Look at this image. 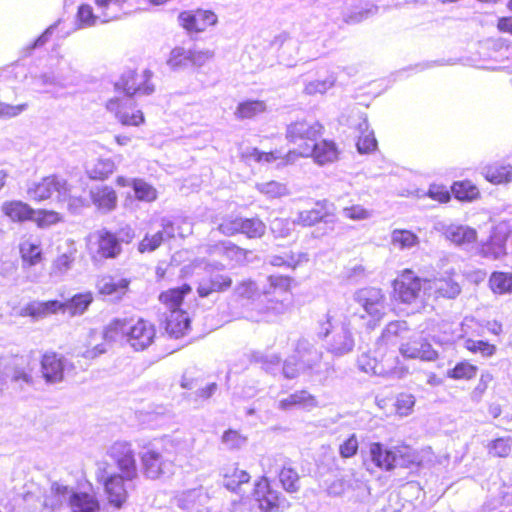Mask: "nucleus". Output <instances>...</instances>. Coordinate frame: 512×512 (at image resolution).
Listing matches in <instances>:
<instances>
[{
  "mask_svg": "<svg viewBox=\"0 0 512 512\" xmlns=\"http://www.w3.org/2000/svg\"><path fill=\"white\" fill-rule=\"evenodd\" d=\"M93 296L91 292L79 293L70 300L62 302L61 312H68L72 316L83 314L92 303Z\"/></svg>",
  "mask_w": 512,
  "mask_h": 512,
  "instance_id": "nucleus-41",
  "label": "nucleus"
},
{
  "mask_svg": "<svg viewBox=\"0 0 512 512\" xmlns=\"http://www.w3.org/2000/svg\"><path fill=\"white\" fill-rule=\"evenodd\" d=\"M66 245V250L60 253L52 263L51 275L53 276H63L73 266L77 254V248L72 240H67Z\"/></svg>",
  "mask_w": 512,
  "mask_h": 512,
  "instance_id": "nucleus-33",
  "label": "nucleus"
},
{
  "mask_svg": "<svg viewBox=\"0 0 512 512\" xmlns=\"http://www.w3.org/2000/svg\"><path fill=\"white\" fill-rule=\"evenodd\" d=\"M323 127L317 121L300 120L291 123L286 130L287 140L295 145L284 157L279 152L264 153L257 148H248L242 153V158L247 161L271 163L278 159L283 164L294 163L298 157L302 156V146H312L313 143L322 135Z\"/></svg>",
  "mask_w": 512,
  "mask_h": 512,
  "instance_id": "nucleus-1",
  "label": "nucleus"
},
{
  "mask_svg": "<svg viewBox=\"0 0 512 512\" xmlns=\"http://www.w3.org/2000/svg\"><path fill=\"white\" fill-rule=\"evenodd\" d=\"M266 232L265 223L259 218H242L241 231L246 237L261 238Z\"/></svg>",
  "mask_w": 512,
  "mask_h": 512,
  "instance_id": "nucleus-52",
  "label": "nucleus"
},
{
  "mask_svg": "<svg viewBox=\"0 0 512 512\" xmlns=\"http://www.w3.org/2000/svg\"><path fill=\"white\" fill-rule=\"evenodd\" d=\"M317 405L316 398L306 390L296 391L278 402V408L281 410H291L293 408L312 410Z\"/></svg>",
  "mask_w": 512,
  "mask_h": 512,
  "instance_id": "nucleus-31",
  "label": "nucleus"
},
{
  "mask_svg": "<svg viewBox=\"0 0 512 512\" xmlns=\"http://www.w3.org/2000/svg\"><path fill=\"white\" fill-rule=\"evenodd\" d=\"M132 185L139 200L150 202L156 199V190L143 180L134 179Z\"/></svg>",
  "mask_w": 512,
  "mask_h": 512,
  "instance_id": "nucleus-62",
  "label": "nucleus"
},
{
  "mask_svg": "<svg viewBox=\"0 0 512 512\" xmlns=\"http://www.w3.org/2000/svg\"><path fill=\"white\" fill-rule=\"evenodd\" d=\"M279 480L284 490L288 493H295L300 488L298 473L292 467L287 466L285 463L281 465Z\"/></svg>",
  "mask_w": 512,
  "mask_h": 512,
  "instance_id": "nucleus-50",
  "label": "nucleus"
},
{
  "mask_svg": "<svg viewBox=\"0 0 512 512\" xmlns=\"http://www.w3.org/2000/svg\"><path fill=\"white\" fill-rule=\"evenodd\" d=\"M439 230L452 244L466 251L474 252L477 246L476 229L459 223L442 224Z\"/></svg>",
  "mask_w": 512,
  "mask_h": 512,
  "instance_id": "nucleus-17",
  "label": "nucleus"
},
{
  "mask_svg": "<svg viewBox=\"0 0 512 512\" xmlns=\"http://www.w3.org/2000/svg\"><path fill=\"white\" fill-rule=\"evenodd\" d=\"M337 76L334 72H330L324 78H318L315 80L308 81L304 87V93L309 96H315L318 94H325L330 90L336 83Z\"/></svg>",
  "mask_w": 512,
  "mask_h": 512,
  "instance_id": "nucleus-42",
  "label": "nucleus"
},
{
  "mask_svg": "<svg viewBox=\"0 0 512 512\" xmlns=\"http://www.w3.org/2000/svg\"><path fill=\"white\" fill-rule=\"evenodd\" d=\"M204 252L211 257H220L226 261V264L220 263L218 269L226 267H236L244 265L248 262V256L251 251L243 249L231 241H219L214 244H207Z\"/></svg>",
  "mask_w": 512,
  "mask_h": 512,
  "instance_id": "nucleus-10",
  "label": "nucleus"
},
{
  "mask_svg": "<svg viewBox=\"0 0 512 512\" xmlns=\"http://www.w3.org/2000/svg\"><path fill=\"white\" fill-rule=\"evenodd\" d=\"M489 284L492 291L496 294L512 293V274L505 272H494Z\"/></svg>",
  "mask_w": 512,
  "mask_h": 512,
  "instance_id": "nucleus-51",
  "label": "nucleus"
},
{
  "mask_svg": "<svg viewBox=\"0 0 512 512\" xmlns=\"http://www.w3.org/2000/svg\"><path fill=\"white\" fill-rule=\"evenodd\" d=\"M165 241V237L161 230L154 234H146L138 244V251L140 253L153 252L158 249Z\"/></svg>",
  "mask_w": 512,
  "mask_h": 512,
  "instance_id": "nucleus-58",
  "label": "nucleus"
},
{
  "mask_svg": "<svg viewBox=\"0 0 512 512\" xmlns=\"http://www.w3.org/2000/svg\"><path fill=\"white\" fill-rule=\"evenodd\" d=\"M295 357L301 362L303 368L312 373L320 371L322 352L308 339L298 340L295 348Z\"/></svg>",
  "mask_w": 512,
  "mask_h": 512,
  "instance_id": "nucleus-20",
  "label": "nucleus"
},
{
  "mask_svg": "<svg viewBox=\"0 0 512 512\" xmlns=\"http://www.w3.org/2000/svg\"><path fill=\"white\" fill-rule=\"evenodd\" d=\"M254 496L259 503V508L265 512H273L285 509L289 503L279 493L271 489L266 477L261 478L255 485Z\"/></svg>",
  "mask_w": 512,
  "mask_h": 512,
  "instance_id": "nucleus-18",
  "label": "nucleus"
},
{
  "mask_svg": "<svg viewBox=\"0 0 512 512\" xmlns=\"http://www.w3.org/2000/svg\"><path fill=\"white\" fill-rule=\"evenodd\" d=\"M152 72L143 70L141 72L127 71L116 83V88L122 90L126 96L131 98L135 94L150 95L154 92L155 86L151 83Z\"/></svg>",
  "mask_w": 512,
  "mask_h": 512,
  "instance_id": "nucleus-12",
  "label": "nucleus"
},
{
  "mask_svg": "<svg viewBox=\"0 0 512 512\" xmlns=\"http://www.w3.org/2000/svg\"><path fill=\"white\" fill-rule=\"evenodd\" d=\"M168 445L170 440L147 447L140 455L142 471L145 477L155 480L172 473L173 459L170 457Z\"/></svg>",
  "mask_w": 512,
  "mask_h": 512,
  "instance_id": "nucleus-5",
  "label": "nucleus"
},
{
  "mask_svg": "<svg viewBox=\"0 0 512 512\" xmlns=\"http://www.w3.org/2000/svg\"><path fill=\"white\" fill-rule=\"evenodd\" d=\"M1 213L12 222L22 223L33 219L35 210L20 200L4 201L0 206Z\"/></svg>",
  "mask_w": 512,
  "mask_h": 512,
  "instance_id": "nucleus-30",
  "label": "nucleus"
},
{
  "mask_svg": "<svg viewBox=\"0 0 512 512\" xmlns=\"http://www.w3.org/2000/svg\"><path fill=\"white\" fill-rule=\"evenodd\" d=\"M53 491L60 499H69L71 512H99L100 505L93 494L73 492L68 486L53 483Z\"/></svg>",
  "mask_w": 512,
  "mask_h": 512,
  "instance_id": "nucleus-15",
  "label": "nucleus"
},
{
  "mask_svg": "<svg viewBox=\"0 0 512 512\" xmlns=\"http://www.w3.org/2000/svg\"><path fill=\"white\" fill-rule=\"evenodd\" d=\"M8 372L11 376V381L18 384L21 388L23 384L27 386L33 385L32 368L28 365L25 366L23 360L20 362H14L8 365Z\"/></svg>",
  "mask_w": 512,
  "mask_h": 512,
  "instance_id": "nucleus-44",
  "label": "nucleus"
},
{
  "mask_svg": "<svg viewBox=\"0 0 512 512\" xmlns=\"http://www.w3.org/2000/svg\"><path fill=\"white\" fill-rule=\"evenodd\" d=\"M268 287L263 289V293L266 295L279 294L281 297L286 296L290 293L292 279L288 276L283 275H271L267 278Z\"/></svg>",
  "mask_w": 512,
  "mask_h": 512,
  "instance_id": "nucleus-43",
  "label": "nucleus"
},
{
  "mask_svg": "<svg viewBox=\"0 0 512 512\" xmlns=\"http://www.w3.org/2000/svg\"><path fill=\"white\" fill-rule=\"evenodd\" d=\"M106 109L124 126L137 127L145 122L143 112L137 108L132 98H111L106 103Z\"/></svg>",
  "mask_w": 512,
  "mask_h": 512,
  "instance_id": "nucleus-11",
  "label": "nucleus"
},
{
  "mask_svg": "<svg viewBox=\"0 0 512 512\" xmlns=\"http://www.w3.org/2000/svg\"><path fill=\"white\" fill-rule=\"evenodd\" d=\"M221 442L228 450H238L246 444L247 438L238 431L229 429L223 433Z\"/></svg>",
  "mask_w": 512,
  "mask_h": 512,
  "instance_id": "nucleus-60",
  "label": "nucleus"
},
{
  "mask_svg": "<svg viewBox=\"0 0 512 512\" xmlns=\"http://www.w3.org/2000/svg\"><path fill=\"white\" fill-rule=\"evenodd\" d=\"M267 105L261 100H248L238 104L235 115L239 119H251L264 113Z\"/></svg>",
  "mask_w": 512,
  "mask_h": 512,
  "instance_id": "nucleus-45",
  "label": "nucleus"
},
{
  "mask_svg": "<svg viewBox=\"0 0 512 512\" xmlns=\"http://www.w3.org/2000/svg\"><path fill=\"white\" fill-rule=\"evenodd\" d=\"M357 315L353 314L350 318L343 315L338 309H329L328 312L319 319L320 337L331 338L327 342V350L335 356H343L351 352L355 342L351 333V321L356 319Z\"/></svg>",
  "mask_w": 512,
  "mask_h": 512,
  "instance_id": "nucleus-2",
  "label": "nucleus"
},
{
  "mask_svg": "<svg viewBox=\"0 0 512 512\" xmlns=\"http://www.w3.org/2000/svg\"><path fill=\"white\" fill-rule=\"evenodd\" d=\"M22 261L29 266H34L42 260V251L40 242L36 239L28 238L23 240L19 246Z\"/></svg>",
  "mask_w": 512,
  "mask_h": 512,
  "instance_id": "nucleus-40",
  "label": "nucleus"
},
{
  "mask_svg": "<svg viewBox=\"0 0 512 512\" xmlns=\"http://www.w3.org/2000/svg\"><path fill=\"white\" fill-rule=\"evenodd\" d=\"M420 239L417 234L407 229H394L390 234V244L399 251L410 250L417 247Z\"/></svg>",
  "mask_w": 512,
  "mask_h": 512,
  "instance_id": "nucleus-38",
  "label": "nucleus"
},
{
  "mask_svg": "<svg viewBox=\"0 0 512 512\" xmlns=\"http://www.w3.org/2000/svg\"><path fill=\"white\" fill-rule=\"evenodd\" d=\"M291 303V294H286V296L277 300L270 299L268 304L265 306V309L259 310L256 313L251 312L247 315V318L255 322L273 321L278 316L285 314L291 307Z\"/></svg>",
  "mask_w": 512,
  "mask_h": 512,
  "instance_id": "nucleus-22",
  "label": "nucleus"
},
{
  "mask_svg": "<svg viewBox=\"0 0 512 512\" xmlns=\"http://www.w3.org/2000/svg\"><path fill=\"white\" fill-rule=\"evenodd\" d=\"M55 193L59 201L69 200L70 208H72L76 202L82 205L81 199L71 198V187L67 181L56 175L44 177L40 181L32 182L27 188V195L34 201L46 200Z\"/></svg>",
  "mask_w": 512,
  "mask_h": 512,
  "instance_id": "nucleus-6",
  "label": "nucleus"
},
{
  "mask_svg": "<svg viewBox=\"0 0 512 512\" xmlns=\"http://www.w3.org/2000/svg\"><path fill=\"white\" fill-rule=\"evenodd\" d=\"M358 367L365 373L387 378L400 379L408 374V368L402 364L397 356L388 357L382 363H378L375 358L363 353L358 358Z\"/></svg>",
  "mask_w": 512,
  "mask_h": 512,
  "instance_id": "nucleus-8",
  "label": "nucleus"
},
{
  "mask_svg": "<svg viewBox=\"0 0 512 512\" xmlns=\"http://www.w3.org/2000/svg\"><path fill=\"white\" fill-rule=\"evenodd\" d=\"M477 368L468 363L460 362L452 370L448 372V376L453 379H471L475 377Z\"/></svg>",
  "mask_w": 512,
  "mask_h": 512,
  "instance_id": "nucleus-64",
  "label": "nucleus"
},
{
  "mask_svg": "<svg viewBox=\"0 0 512 512\" xmlns=\"http://www.w3.org/2000/svg\"><path fill=\"white\" fill-rule=\"evenodd\" d=\"M129 282L127 279H114L111 276H104L97 281V288L101 294L112 295L115 293H124Z\"/></svg>",
  "mask_w": 512,
  "mask_h": 512,
  "instance_id": "nucleus-47",
  "label": "nucleus"
},
{
  "mask_svg": "<svg viewBox=\"0 0 512 512\" xmlns=\"http://www.w3.org/2000/svg\"><path fill=\"white\" fill-rule=\"evenodd\" d=\"M80 81L77 70L67 60H60L57 66L50 72L39 77V82L47 87L48 92H58L78 85Z\"/></svg>",
  "mask_w": 512,
  "mask_h": 512,
  "instance_id": "nucleus-9",
  "label": "nucleus"
},
{
  "mask_svg": "<svg viewBox=\"0 0 512 512\" xmlns=\"http://www.w3.org/2000/svg\"><path fill=\"white\" fill-rule=\"evenodd\" d=\"M36 217L33 216V219L37 226L40 228H46L52 225L57 224L62 220V217L59 213L55 211H47V210H40L38 212L35 211Z\"/></svg>",
  "mask_w": 512,
  "mask_h": 512,
  "instance_id": "nucleus-63",
  "label": "nucleus"
},
{
  "mask_svg": "<svg viewBox=\"0 0 512 512\" xmlns=\"http://www.w3.org/2000/svg\"><path fill=\"white\" fill-rule=\"evenodd\" d=\"M202 496L201 490L192 489L178 495L175 499L176 505L184 510H192L196 506V502Z\"/></svg>",
  "mask_w": 512,
  "mask_h": 512,
  "instance_id": "nucleus-61",
  "label": "nucleus"
},
{
  "mask_svg": "<svg viewBox=\"0 0 512 512\" xmlns=\"http://www.w3.org/2000/svg\"><path fill=\"white\" fill-rule=\"evenodd\" d=\"M399 352L404 358L423 361H433L438 356L431 344L422 338L401 344Z\"/></svg>",
  "mask_w": 512,
  "mask_h": 512,
  "instance_id": "nucleus-24",
  "label": "nucleus"
},
{
  "mask_svg": "<svg viewBox=\"0 0 512 512\" xmlns=\"http://www.w3.org/2000/svg\"><path fill=\"white\" fill-rule=\"evenodd\" d=\"M190 327V319L184 310H172L166 316L165 329L175 338L183 336Z\"/></svg>",
  "mask_w": 512,
  "mask_h": 512,
  "instance_id": "nucleus-34",
  "label": "nucleus"
},
{
  "mask_svg": "<svg viewBox=\"0 0 512 512\" xmlns=\"http://www.w3.org/2000/svg\"><path fill=\"white\" fill-rule=\"evenodd\" d=\"M93 205L102 213L113 211L118 202L116 191L108 185H97L90 190Z\"/></svg>",
  "mask_w": 512,
  "mask_h": 512,
  "instance_id": "nucleus-28",
  "label": "nucleus"
},
{
  "mask_svg": "<svg viewBox=\"0 0 512 512\" xmlns=\"http://www.w3.org/2000/svg\"><path fill=\"white\" fill-rule=\"evenodd\" d=\"M309 257L307 253H298L296 255H288L285 258L282 256H271L269 262L273 266H287L290 268H296L303 263H307Z\"/></svg>",
  "mask_w": 512,
  "mask_h": 512,
  "instance_id": "nucleus-57",
  "label": "nucleus"
},
{
  "mask_svg": "<svg viewBox=\"0 0 512 512\" xmlns=\"http://www.w3.org/2000/svg\"><path fill=\"white\" fill-rule=\"evenodd\" d=\"M126 477L123 475L112 474L104 481L105 493L108 501L116 508H121L128 497Z\"/></svg>",
  "mask_w": 512,
  "mask_h": 512,
  "instance_id": "nucleus-23",
  "label": "nucleus"
},
{
  "mask_svg": "<svg viewBox=\"0 0 512 512\" xmlns=\"http://www.w3.org/2000/svg\"><path fill=\"white\" fill-rule=\"evenodd\" d=\"M191 291V287L187 284L181 287L171 288L159 295V301L165 306L168 312L172 310H182L181 305L183 299L187 294H190Z\"/></svg>",
  "mask_w": 512,
  "mask_h": 512,
  "instance_id": "nucleus-36",
  "label": "nucleus"
},
{
  "mask_svg": "<svg viewBox=\"0 0 512 512\" xmlns=\"http://www.w3.org/2000/svg\"><path fill=\"white\" fill-rule=\"evenodd\" d=\"M256 189L268 199H276L289 194V190L285 183L274 180L257 183Z\"/></svg>",
  "mask_w": 512,
  "mask_h": 512,
  "instance_id": "nucleus-49",
  "label": "nucleus"
},
{
  "mask_svg": "<svg viewBox=\"0 0 512 512\" xmlns=\"http://www.w3.org/2000/svg\"><path fill=\"white\" fill-rule=\"evenodd\" d=\"M408 330L407 324L404 321H393L390 322L379 339L383 344H394L398 336H401Z\"/></svg>",
  "mask_w": 512,
  "mask_h": 512,
  "instance_id": "nucleus-54",
  "label": "nucleus"
},
{
  "mask_svg": "<svg viewBox=\"0 0 512 512\" xmlns=\"http://www.w3.org/2000/svg\"><path fill=\"white\" fill-rule=\"evenodd\" d=\"M181 25L190 32H202L217 22V16L208 10L185 11L179 15Z\"/></svg>",
  "mask_w": 512,
  "mask_h": 512,
  "instance_id": "nucleus-21",
  "label": "nucleus"
},
{
  "mask_svg": "<svg viewBox=\"0 0 512 512\" xmlns=\"http://www.w3.org/2000/svg\"><path fill=\"white\" fill-rule=\"evenodd\" d=\"M507 235L495 230L487 242L477 244L474 251L484 258L499 259L506 254Z\"/></svg>",
  "mask_w": 512,
  "mask_h": 512,
  "instance_id": "nucleus-27",
  "label": "nucleus"
},
{
  "mask_svg": "<svg viewBox=\"0 0 512 512\" xmlns=\"http://www.w3.org/2000/svg\"><path fill=\"white\" fill-rule=\"evenodd\" d=\"M418 462L416 452L408 446L387 449L379 442L369 444L368 458L365 460L367 469L374 465L380 470L391 471L396 467H409Z\"/></svg>",
  "mask_w": 512,
  "mask_h": 512,
  "instance_id": "nucleus-4",
  "label": "nucleus"
},
{
  "mask_svg": "<svg viewBox=\"0 0 512 512\" xmlns=\"http://www.w3.org/2000/svg\"><path fill=\"white\" fill-rule=\"evenodd\" d=\"M355 301L370 317L366 323L368 329H374L381 321L386 311V299L381 289L364 288L354 295Z\"/></svg>",
  "mask_w": 512,
  "mask_h": 512,
  "instance_id": "nucleus-7",
  "label": "nucleus"
},
{
  "mask_svg": "<svg viewBox=\"0 0 512 512\" xmlns=\"http://www.w3.org/2000/svg\"><path fill=\"white\" fill-rule=\"evenodd\" d=\"M485 179L493 184H503L512 181V165L495 163L482 170Z\"/></svg>",
  "mask_w": 512,
  "mask_h": 512,
  "instance_id": "nucleus-39",
  "label": "nucleus"
},
{
  "mask_svg": "<svg viewBox=\"0 0 512 512\" xmlns=\"http://www.w3.org/2000/svg\"><path fill=\"white\" fill-rule=\"evenodd\" d=\"M455 197L462 201H470L477 198L478 188L470 181L455 182L452 186Z\"/></svg>",
  "mask_w": 512,
  "mask_h": 512,
  "instance_id": "nucleus-56",
  "label": "nucleus"
},
{
  "mask_svg": "<svg viewBox=\"0 0 512 512\" xmlns=\"http://www.w3.org/2000/svg\"><path fill=\"white\" fill-rule=\"evenodd\" d=\"M62 302L57 300L50 301H31L24 305L19 315L22 317H31L33 320L38 321L50 315L61 312Z\"/></svg>",
  "mask_w": 512,
  "mask_h": 512,
  "instance_id": "nucleus-25",
  "label": "nucleus"
},
{
  "mask_svg": "<svg viewBox=\"0 0 512 512\" xmlns=\"http://www.w3.org/2000/svg\"><path fill=\"white\" fill-rule=\"evenodd\" d=\"M488 453L494 457H507L512 451V438L499 437L489 442Z\"/></svg>",
  "mask_w": 512,
  "mask_h": 512,
  "instance_id": "nucleus-55",
  "label": "nucleus"
},
{
  "mask_svg": "<svg viewBox=\"0 0 512 512\" xmlns=\"http://www.w3.org/2000/svg\"><path fill=\"white\" fill-rule=\"evenodd\" d=\"M223 476L224 486L231 491H235L241 484L247 483L250 479V475L245 470L234 466L226 468Z\"/></svg>",
  "mask_w": 512,
  "mask_h": 512,
  "instance_id": "nucleus-48",
  "label": "nucleus"
},
{
  "mask_svg": "<svg viewBox=\"0 0 512 512\" xmlns=\"http://www.w3.org/2000/svg\"><path fill=\"white\" fill-rule=\"evenodd\" d=\"M188 49L176 47L171 52L167 59V65L172 70H183L190 67Z\"/></svg>",
  "mask_w": 512,
  "mask_h": 512,
  "instance_id": "nucleus-53",
  "label": "nucleus"
},
{
  "mask_svg": "<svg viewBox=\"0 0 512 512\" xmlns=\"http://www.w3.org/2000/svg\"><path fill=\"white\" fill-rule=\"evenodd\" d=\"M424 284L428 286L429 290H434L437 297L453 299L457 297L461 291L459 284L452 279L438 278L425 280Z\"/></svg>",
  "mask_w": 512,
  "mask_h": 512,
  "instance_id": "nucleus-37",
  "label": "nucleus"
},
{
  "mask_svg": "<svg viewBox=\"0 0 512 512\" xmlns=\"http://www.w3.org/2000/svg\"><path fill=\"white\" fill-rule=\"evenodd\" d=\"M232 285V279L228 275L218 274L210 278L202 279L197 287L198 295L202 298L213 293H220L228 290Z\"/></svg>",
  "mask_w": 512,
  "mask_h": 512,
  "instance_id": "nucleus-32",
  "label": "nucleus"
},
{
  "mask_svg": "<svg viewBox=\"0 0 512 512\" xmlns=\"http://www.w3.org/2000/svg\"><path fill=\"white\" fill-rule=\"evenodd\" d=\"M425 280L415 276L410 270L404 271L394 281V291L397 298L403 303H413L421 298V294H425L428 286L424 284Z\"/></svg>",
  "mask_w": 512,
  "mask_h": 512,
  "instance_id": "nucleus-13",
  "label": "nucleus"
},
{
  "mask_svg": "<svg viewBox=\"0 0 512 512\" xmlns=\"http://www.w3.org/2000/svg\"><path fill=\"white\" fill-rule=\"evenodd\" d=\"M109 456L114 460L120 473L126 477V481H133L138 478L134 451L131 444L127 442H115L108 450Z\"/></svg>",
  "mask_w": 512,
  "mask_h": 512,
  "instance_id": "nucleus-14",
  "label": "nucleus"
},
{
  "mask_svg": "<svg viewBox=\"0 0 512 512\" xmlns=\"http://www.w3.org/2000/svg\"><path fill=\"white\" fill-rule=\"evenodd\" d=\"M115 170V164L111 159H97L95 162L87 166V174L89 178L94 180H102L107 178Z\"/></svg>",
  "mask_w": 512,
  "mask_h": 512,
  "instance_id": "nucleus-46",
  "label": "nucleus"
},
{
  "mask_svg": "<svg viewBox=\"0 0 512 512\" xmlns=\"http://www.w3.org/2000/svg\"><path fill=\"white\" fill-rule=\"evenodd\" d=\"M155 336L154 325L144 319H116L104 331L105 340L115 342L124 339L135 351L147 349L154 342Z\"/></svg>",
  "mask_w": 512,
  "mask_h": 512,
  "instance_id": "nucleus-3",
  "label": "nucleus"
},
{
  "mask_svg": "<svg viewBox=\"0 0 512 512\" xmlns=\"http://www.w3.org/2000/svg\"><path fill=\"white\" fill-rule=\"evenodd\" d=\"M295 220L276 218L271 222L270 228L276 238H287L295 228Z\"/></svg>",
  "mask_w": 512,
  "mask_h": 512,
  "instance_id": "nucleus-59",
  "label": "nucleus"
},
{
  "mask_svg": "<svg viewBox=\"0 0 512 512\" xmlns=\"http://www.w3.org/2000/svg\"><path fill=\"white\" fill-rule=\"evenodd\" d=\"M378 6L370 2H361L352 6L343 13V21L346 24H358L377 14Z\"/></svg>",
  "mask_w": 512,
  "mask_h": 512,
  "instance_id": "nucleus-35",
  "label": "nucleus"
},
{
  "mask_svg": "<svg viewBox=\"0 0 512 512\" xmlns=\"http://www.w3.org/2000/svg\"><path fill=\"white\" fill-rule=\"evenodd\" d=\"M73 368L71 362L55 352H47L42 356L41 373L46 383L56 384L63 381Z\"/></svg>",
  "mask_w": 512,
  "mask_h": 512,
  "instance_id": "nucleus-16",
  "label": "nucleus"
},
{
  "mask_svg": "<svg viewBox=\"0 0 512 512\" xmlns=\"http://www.w3.org/2000/svg\"><path fill=\"white\" fill-rule=\"evenodd\" d=\"M115 19V13H101L100 11L95 13L91 5L81 4L76 13V27L77 29H86Z\"/></svg>",
  "mask_w": 512,
  "mask_h": 512,
  "instance_id": "nucleus-26",
  "label": "nucleus"
},
{
  "mask_svg": "<svg viewBox=\"0 0 512 512\" xmlns=\"http://www.w3.org/2000/svg\"><path fill=\"white\" fill-rule=\"evenodd\" d=\"M97 239L98 248L94 258L115 259L121 254L122 247L114 233L106 229L100 230Z\"/></svg>",
  "mask_w": 512,
  "mask_h": 512,
  "instance_id": "nucleus-29",
  "label": "nucleus"
},
{
  "mask_svg": "<svg viewBox=\"0 0 512 512\" xmlns=\"http://www.w3.org/2000/svg\"><path fill=\"white\" fill-rule=\"evenodd\" d=\"M338 148L333 141L318 139L310 146H302L301 157H312L318 165H326L338 159Z\"/></svg>",
  "mask_w": 512,
  "mask_h": 512,
  "instance_id": "nucleus-19",
  "label": "nucleus"
}]
</instances>
